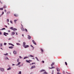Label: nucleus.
<instances>
[{
    "instance_id": "nucleus-23",
    "label": "nucleus",
    "mask_w": 74,
    "mask_h": 74,
    "mask_svg": "<svg viewBox=\"0 0 74 74\" xmlns=\"http://www.w3.org/2000/svg\"><path fill=\"white\" fill-rule=\"evenodd\" d=\"M24 30L25 31V32H27V30L26 29H25Z\"/></svg>"
},
{
    "instance_id": "nucleus-13",
    "label": "nucleus",
    "mask_w": 74,
    "mask_h": 74,
    "mask_svg": "<svg viewBox=\"0 0 74 74\" xmlns=\"http://www.w3.org/2000/svg\"><path fill=\"white\" fill-rule=\"evenodd\" d=\"M13 53H14V54H16V51H13Z\"/></svg>"
},
{
    "instance_id": "nucleus-56",
    "label": "nucleus",
    "mask_w": 74,
    "mask_h": 74,
    "mask_svg": "<svg viewBox=\"0 0 74 74\" xmlns=\"http://www.w3.org/2000/svg\"><path fill=\"white\" fill-rule=\"evenodd\" d=\"M6 59H8V58L7 57V58H6Z\"/></svg>"
},
{
    "instance_id": "nucleus-59",
    "label": "nucleus",
    "mask_w": 74,
    "mask_h": 74,
    "mask_svg": "<svg viewBox=\"0 0 74 74\" xmlns=\"http://www.w3.org/2000/svg\"><path fill=\"white\" fill-rule=\"evenodd\" d=\"M18 42H20V40H18Z\"/></svg>"
},
{
    "instance_id": "nucleus-62",
    "label": "nucleus",
    "mask_w": 74,
    "mask_h": 74,
    "mask_svg": "<svg viewBox=\"0 0 74 74\" xmlns=\"http://www.w3.org/2000/svg\"><path fill=\"white\" fill-rule=\"evenodd\" d=\"M33 59H34V58H33Z\"/></svg>"
},
{
    "instance_id": "nucleus-52",
    "label": "nucleus",
    "mask_w": 74,
    "mask_h": 74,
    "mask_svg": "<svg viewBox=\"0 0 74 74\" xmlns=\"http://www.w3.org/2000/svg\"><path fill=\"white\" fill-rule=\"evenodd\" d=\"M22 36H23V37H24V35H23V34L22 35Z\"/></svg>"
},
{
    "instance_id": "nucleus-29",
    "label": "nucleus",
    "mask_w": 74,
    "mask_h": 74,
    "mask_svg": "<svg viewBox=\"0 0 74 74\" xmlns=\"http://www.w3.org/2000/svg\"><path fill=\"white\" fill-rule=\"evenodd\" d=\"M10 29H12V30H13V29H14V28H13L12 27H11L10 28Z\"/></svg>"
},
{
    "instance_id": "nucleus-34",
    "label": "nucleus",
    "mask_w": 74,
    "mask_h": 74,
    "mask_svg": "<svg viewBox=\"0 0 74 74\" xmlns=\"http://www.w3.org/2000/svg\"><path fill=\"white\" fill-rule=\"evenodd\" d=\"M17 45H20V44L19 43H16Z\"/></svg>"
},
{
    "instance_id": "nucleus-9",
    "label": "nucleus",
    "mask_w": 74,
    "mask_h": 74,
    "mask_svg": "<svg viewBox=\"0 0 74 74\" xmlns=\"http://www.w3.org/2000/svg\"><path fill=\"white\" fill-rule=\"evenodd\" d=\"M29 46L28 45H26L24 47L25 48H28Z\"/></svg>"
},
{
    "instance_id": "nucleus-24",
    "label": "nucleus",
    "mask_w": 74,
    "mask_h": 74,
    "mask_svg": "<svg viewBox=\"0 0 74 74\" xmlns=\"http://www.w3.org/2000/svg\"><path fill=\"white\" fill-rule=\"evenodd\" d=\"M11 68H9L7 69V70H11Z\"/></svg>"
},
{
    "instance_id": "nucleus-64",
    "label": "nucleus",
    "mask_w": 74,
    "mask_h": 74,
    "mask_svg": "<svg viewBox=\"0 0 74 74\" xmlns=\"http://www.w3.org/2000/svg\"><path fill=\"white\" fill-rule=\"evenodd\" d=\"M69 74H71L70 73H69Z\"/></svg>"
},
{
    "instance_id": "nucleus-25",
    "label": "nucleus",
    "mask_w": 74,
    "mask_h": 74,
    "mask_svg": "<svg viewBox=\"0 0 74 74\" xmlns=\"http://www.w3.org/2000/svg\"><path fill=\"white\" fill-rule=\"evenodd\" d=\"M21 62H19L18 63V64L17 65V66H18V65H19V64H21Z\"/></svg>"
},
{
    "instance_id": "nucleus-63",
    "label": "nucleus",
    "mask_w": 74,
    "mask_h": 74,
    "mask_svg": "<svg viewBox=\"0 0 74 74\" xmlns=\"http://www.w3.org/2000/svg\"><path fill=\"white\" fill-rule=\"evenodd\" d=\"M8 25H9V23H8Z\"/></svg>"
},
{
    "instance_id": "nucleus-28",
    "label": "nucleus",
    "mask_w": 74,
    "mask_h": 74,
    "mask_svg": "<svg viewBox=\"0 0 74 74\" xmlns=\"http://www.w3.org/2000/svg\"><path fill=\"white\" fill-rule=\"evenodd\" d=\"M3 14H4V12H3L2 14L0 15V16H1V15H3Z\"/></svg>"
},
{
    "instance_id": "nucleus-61",
    "label": "nucleus",
    "mask_w": 74,
    "mask_h": 74,
    "mask_svg": "<svg viewBox=\"0 0 74 74\" xmlns=\"http://www.w3.org/2000/svg\"><path fill=\"white\" fill-rule=\"evenodd\" d=\"M66 73H67V74H69V73H67V72H66Z\"/></svg>"
},
{
    "instance_id": "nucleus-51",
    "label": "nucleus",
    "mask_w": 74,
    "mask_h": 74,
    "mask_svg": "<svg viewBox=\"0 0 74 74\" xmlns=\"http://www.w3.org/2000/svg\"><path fill=\"white\" fill-rule=\"evenodd\" d=\"M5 27H7V26L6 25H5Z\"/></svg>"
},
{
    "instance_id": "nucleus-49",
    "label": "nucleus",
    "mask_w": 74,
    "mask_h": 74,
    "mask_svg": "<svg viewBox=\"0 0 74 74\" xmlns=\"http://www.w3.org/2000/svg\"><path fill=\"white\" fill-rule=\"evenodd\" d=\"M42 62L43 63H44V61H43Z\"/></svg>"
},
{
    "instance_id": "nucleus-20",
    "label": "nucleus",
    "mask_w": 74,
    "mask_h": 74,
    "mask_svg": "<svg viewBox=\"0 0 74 74\" xmlns=\"http://www.w3.org/2000/svg\"><path fill=\"white\" fill-rule=\"evenodd\" d=\"M27 58H28V57H25L24 58V59H27Z\"/></svg>"
},
{
    "instance_id": "nucleus-48",
    "label": "nucleus",
    "mask_w": 74,
    "mask_h": 74,
    "mask_svg": "<svg viewBox=\"0 0 74 74\" xmlns=\"http://www.w3.org/2000/svg\"><path fill=\"white\" fill-rule=\"evenodd\" d=\"M0 34H1V35L2 34V33H1V32H0Z\"/></svg>"
},
{
    "instance_id": "nucleus-26",
    "label": "nucleus",
    "mask_w": 74,
    "mask_h": 74,
    "mask_svg": "<svg viewBox=\"0 0 74 74\" xmlns=\"http://www.w3.org/2000/svg\"><path fill=\"white\" fill-rule=\"evenodd\" d=\"M50 69H55V67L54 66H52V68H50Z\"/></svg>"
},
{
    "instance_id": "nucleus-32",
    "label": "nucleus",
    "mask_w": 74,
    "mask_h": 74,
    "mask_svg": "<svg viewBox=\"0 0 74 74\" xmlns=\"http://www.w3.org/2000/svg\"><path fill=\"white\" fill-rule=\"evenodd\" d=\"M3 7L4 8H7V7H6V6H3Z\"/></svg>"
},
{
    "instance_id": "nucleus-11",
    "label": "nucleus",
    "mask_w": 74,
    "mask_h": 74,
    "mask_svg": "<svg viewBox=\"0 0 74 74\" xmlns=\"http://www.w3.org/2000/svg\"><path fill=\"white\" fill-rule=\"evenodd\" d=\"M54 64H55V62L52 63L51 64V66H53Z\"/></svg>"
},
{
    "instance_id": "nucleus-17",
    "label": "nucleus",
    "mask_w": 74,
    "mask_h": 74,
    "mask_svg": "<svg viewBox=\"0 0 74 74\" xmlns=\"http://www.w3.org/2000/svg\"><path fill=\"white\" fill-rule=\"evenodd\" d=\"M14 16H18V14H14Z\"/></svg>"
},
{
    "instance_id": "nucleus-42",
    "label": "nucleus",
    "mask_w": 74,
    "mask_h": 74,
    "mask_svg": "<svg viewBox=\"0 0 74 74\" xmlns=\"http://www.w3.org/2000/svg\"><path fill=\"white\" fill-rule=\"evenodd\" d=\"M57 74H61V73H60L59 72H58L57 73Z\"/></svg>"
},
{
    "instance_id": "nucleus-18",
    "label": "nucleus",
    "mask_w": 74,
    "mask_h": 74,
    "mask_svg": "<svg viewBox=\"0 0 74 74\" xmlns=\"http://www.w3.org/2000/svg\"><path fill=\"white\" fill-rule=\"evenodd\" d=\"M17 21V20H14V22L15 23H16V21Z\"/></svg>"
},
{
    "instance_id": "nucleus-40",
    "label": "nucleus",
    "mask_w": 74,
    "mask_h": 74,
    "mask_svg": "<svg viewBox=\"0 0 74 74\" xmlns=\"http://www.w3.org/2000/svg\"><path fill=\"white\" fill-rule=\"evenodd\" d=\"M65 64H66V65H67V62H65Z\"/></svg>"
},
{
    "instance_id": "nucleus-8",
    "label": "nucleus",
    "mask_w": 74,
    "mask_h": 74,
    "mask_svg": "<svg viewBox=\"0 0 74 74\" xmlns=\"http://www.w3.org/2000/svg\"><path fill=\"white\" fill-rule=\"evenodd\" d=\"M23 47H24L26 45V42H23Z\"/></svg>"
},
{
    "instance_id": "nucleus-30",
    "label": "nucleus",
    "mask_w": 74,
    "mask_h": 74,
    "mask_svg": "<svg viewBox=\"0 0 74 74\" xmlns=\"http://www.w3.org/2000/svg\"><path fill=\"white\" fill-rule=\"evenodd\" d=\"M40 50L41 52H43V50L42 49H40Z\"/></svg>"
},
{
    "instance_id": "nucleus-1",
    "label": "nucleus",
    "mask_w": 74,
    "mask_h": 74,
    "mask_svg": "<svg viewBox=\"0 0 74 74\" xmlns=\"http://www.w3.org/2000/svg\"><path fill=\"white\" fill-rule=\"evenodd\" d=\"M3 34L4 35V36H7V35H6V34H7V35H8V33H6V32H4Z\"/></svg>"
},
{
    "instance_id": "nucleus-43",
    "label": "nucleus",
    "mask_w": 74,
    "mask_h": 74,
    "mask_svg": "<svg viewBox=\"0 0 74 74\" xmlns=\"http://www.w3.org/2000/svg\"><path fill=\"white\" fill-rule=\"evenodd\" d=\"M10 23H12V21H10Z\"/></svg>"
},
{
    "instance_id": "nucleus-55",
    "label": "nucleus",
    "mask_w": 74,
    "mask_h": 74,
    "mask_svg": "<svg viewBox=\"0 0 74 74\" xmlns=\"http://www.w3.org/2000/svg\"><path fill=\"white\" fill-rule=\"evenodd\" d=\"M8 40H11V38H9L8 39Z\"/></svg>"
},
{
    "instance_id": "nucleus-14",
    "label": "nucleus",
    "mask_w": 74,
    "mask_h": 74,
    "mask_svg": "<svg viewBox=\"0 0 74 74\" xmlns=\"http://www.w3.org/2000/svg\"><path fill=\"white\" fill-rule=\"evenodd\" d=\"M9 48L11 49H12L13 48V47L11 46L9 47Z\"/></svg>"
},
{
    "instance_id": "nucleus-21",
    "label": "nucleus",
    "mask_w": 74,
    "mask_h": 74,
    "mask_svg": "<svg viewBox=\"0 0 74 74\" xmlns=\"http://www.w3.org/2000/svg\"><path fill=\"white\" fill-rule=\"evenodd\" d=\"M9 45H12V46H14V45L12 44H11V43H9Z\"/></svg>"
},
{
    "instance_id": "nucleus-57",
    "label": "nucleus",
    "mask_w": 74,
    "mask_h": 74,
    "mask_svg": "<svg viewBox=\"0 0 74 74\" xmlns=\"http://www.w3.org/2000/svg\"><path fill=\"white\" fill-rule=\"evenodd\" d=\"M8 32H10V30H8Z\"/></svg>"
},
{
    "instance_id": "nucleus-27",
    "label": "nucleus",
    "mask_w": 74,
    "mask_h": 74,
    "mask_svg": "<svg viewBox=\"0 0 74 74\" xmlns=\"http://www.w3.org/2000/svg\"><path fill=\"white\" fill-rule=\"evenodd\" d=\"M35 58H36V60H37L38 61H39V60L38 59V58H37V57H35Z\"/></svg>"
},
{
    "instance_id": "nucleus-47",
    "label": "nucleus",
    "mask_w": 74,
    "mask_h": 74,
    "mask_svg": "<svg viewBox=\"0 0 74 74\" xmlns=\"http://www.w3.org/2000/svg\"><path fill=\"white\" fill-rule=\"evenodd\" d=\"M19 58H20V59H21V58H22V57L21 56H19Z\"/></svg>"
},
{
    "instance_id": "nucleus-15",
    "label": "nucleus",
    "mask_w": 74,
    "mask_h": 74,
    "mask_svg": "<svg viewBox=\"0 0 74 74\" xmlns=\"http://www.w3.org/2000/svg\"><path fill=\"white\" fill-rule=\"evenodd\" d=\"M45 72H44V73H43V74H48V73H47V72H46V71H45Z\"/></svg>"
},
{
    "instance_id": "nucleus-5",
    "label": "nucleus",
    "mask_w": 74,
    "mask_h": 74,
    "mask_svg": "<svg viewBox=\"0 0 74 74\" xmlns=\"http://www.w3.org/2000/svg\"><path fill=\"white\" fill-rule=\"evenodd\" d=\"M32 42H33V44H35V45H36V42H35L34 41V40H32Z\"/></svg>"
},
{
    "instance_id": "nucleus-39",
    "label": "nucleus",
    "mask_w": 74,
    "mask_h": 74,
    "mask_svg": "<svg viewBox=\"0 0 74 74\" xmlns=\"http://www.w3.org/2000/svg\"><path fill=\"white\" fill-rule=\"evenodd\" d=\"M1 30H5V28H3Z\"/></svg>"
},
{
    "instance_id": "nucleus-2",
    "label": "nucleus",
    "mask_w": 74,
    "mask_h": 74,
    "mask_svg": "<svg viewBox=\"0 0 74 74\" xmlns=\"http://www.w3.org/2000/svg\"><path fill=\"white\" fill-rule=\"evenodd\" d=\"M36 68V66L35 65H33L32 66L31 68V69H34V68Z\"/></svg>"
},
{
    "instance_id": "nucleus-60",
    "label": "nucleus",
    "mask_w": 74,
    "mask_h": 74,
    "mask_svg": "<svg viewBox=\"0 0 74 74\" xmlns=\"http://www.w3.org/2000/svg\"><path fill=\"white\" fill-rule=\"evenodd\" d=\"M30 65L31 66H32V64H30Z\"/></svg>"
},
{
    "instance_id": "nucleus-10",
    "label": "nucleus",
    "mask_w": 74,
    "mask_h": 74,
    "mask_svg": "<svg viewBox=\"0 0 74 74\" xmlns=\"http://www.w3.org/2000/svg\"><path fill=\"white\" fill-rule=\"evenodd\" d=\"M21 29L22 31H23H23H25V29L23 28V27H21Z\"/></svg>"
},
{
    "instance_id": "nucleus-22",
    "label": "nucleus",
    "mask_w": 74,
    "mask_h": 74,
    "mask_svg": "<svg viewBox=\"0 0 74 74\" xmlns=\"http://www.w3.org/2000/svg\"><path fill=\"white\" fill-rule=\"evenodd\" d=\"M9 45H12V46H14V45L12 44H11V43H9Z\"/></svg>"
},
{
    "instance_id": "nucleus-4",
    "label": "nucleus",
    "mask_w": 74,
    "mask_h": 74,
    "mask_svg": "<svg viewBox=\"0 0 74 74\" xmlns=\"http://www.w3.org/2000/svg\"><path fill=\"white\" fill-rule=\"evenodd\" d=\"M0 70L1 71H4V69L1 68H0Z\"/></svg>"
},
{
    "instance_id": "nucleus-33",
    "label": "nucleus",
    "mask_w": 74,
    "mask_h": 74,
    "mask_svg": "<svg viewBox=\"0 0 74 74\" xmlns=\"http://www.w3.org/2000/svg\"><path fill=\"white\" fill-rule=\"evenodd\" d=\"M26 62H27L28 63H30L29 62L30 61H29L26 60Z\"/></svg>"
},
{
    "instance_id": "nucleus-16",
    "label": "nucleus",
    "mask_w": 74,
    "mask_h": 74,
    "mask_svg": "<svg viewBox=\"0 0 74 74\" xmlns=\"http://www.w3.org/2000/svg\"><path fill=\"white\" fill-rule=\"evenodd\" d=\"M12 35H14V34H15V32H12Z\"/></svg>"
},
{
    "instance_id": "nucleus-46",
    "label": "nucleus",
    "mask_w": 74,
    "mask_h": 74,
    "mask_svg": "<svg viewBox=\"0 0 74 74\" xmlns=\"http://www.w3.org/2000/svg\"><path fill=\"white\" fill-rule=\"evenodd\" d=\"M31 47H32L33 49H34V47H33V46L32 45H31Z\"/></svg>"
},
{
    "instance_id": "nucleus-37",
    "label": "nucleus",
    "mask_w": 74,
    "mask_h": 74,
    "mask_svg": "<svg viewBox=\"0 0 74 74\" xmlns=\"http://www.w3.org/2000/svg\"><path fill=\"white\" fill-rule=\"evenodd\" d=\"M4 45H7V43H4Z\"/></svg>"
},
{
    "instance_id": "nucleus-19",
    "label": "nucleus",
    "mask_w": 74,
    "mask_h": 74,
    "mask_svg": "<svg viewBox=\"0 0 74 74\" xmlns=\"http://www.w3.org/2000/svg\"><path fill=\"white\" fill-rule=\"evenodd\" d=\"M13 30H14V31H15V30H17V29L16 28H13Z\"/></svg>"
},
{
    "instance_id": "nucleus-54",
    "label": "nucleus",
    "mask_w": 74,
    "mask_h": 74,
    "mask_svg": "<svg viewBox=\"0 0 74 74\" xmlns=\"http://www.w3.org/2000/svg\"><path fill=\"white\" fill-rule=\"evenodd\" d=\"M0 3H1V4H3V3L2 2H1H1H0Z\"/></svg>"
},
{
    "instance_id": "nucleus-3",
    "label": "nucleus",
    "mask_w": 74,
    "mask_h": 74,
    "mask_svg": "<svg viewBox=\"0 0 74 74\" xmlns=\"http://www.w3.org/2000/svg\"><path fill=\"white\" fill-rule=\"evenodd\" d=\"M28 39H29V40H30V38H32V37L31 36H30V35H28Z\"/></svg>"
},
{
    "instance_id": "nucleus-6",
    "label": "nucleus",
    "mask_w": 74,
    "mask_h": 74,
    "mask_svg": "<svg viewBox=\"0 0 74 74\" xmlns=\"http://www.w3.org/2000/svg\"><path fill=\"white\" fill-rule=\"evenodd\" d=\"M43 71L45 72V71L44 69H42L40 71V72L41 73V72H43Z\"/></svg>"
},
{
    "instance_id": "nucleus-35",
    "label": "nucleus",
    "mask_w": 74,
    "mask_h": 74,
    "mask_svg": "<svg viewBox=\"0 0 74 74\" xmlns=\"http://www.w3.org/2000/svg\"><path fill=\"white\" fill-rule=\"evenodd\" d=\"M36 64V63H35V62L34 63H32V64Z\"/></svg>"
},
{
    "instance_id": "nucleus-36",
    "label": "nucleus",
    "mask_w": 74,
    "mask_h": 74,
    "mask_svg": "<svg viewBox=\"0 0 74 74\" xmlns=\"http://www.w3.org/2000/svg\"><path fill=\"white\" fill-rule=\"evenodd\" d=\"M19 59H17V62H19Z\"/></svg>"
},
{
    "instance_id": "nucleus-38",
    "label": "nucleus",
    "mask_w": 74,
    "mask_h": 74,
    "mask_svg": "<svg viewBox=\"0 0 74 74\" xmlns=\"http://www.w3.org/2000/svg\"><path fill=\"white\" fill-rule=\"evenodd\" d=\"M21 71H20V72H19V73L18 74H21Z\"/></svg>"
},
{
    "instance_id": "nucleus-12",
    "label": "nucleus",
    "mask_w": 74,
    "mask_h": 74,
    "mask_svg": "<svg viewBox=\"0 0 74 74\" xmlns=\"http://www.w3.org/2000/svg\"><path fill=\"white\" fill-rule=\"evenodd\" d=\"M29 57H34V56H32L31 55H29Z\"/></svg>"
},
{
    "instance_id": "nucleus-50",
    "label": "nucleus",
    "mask_w": 74,
    "mask_h": 74,
    "mask_svg": "<svg viewBox=\"0 0 74 74\" xmlns=\"http://www.w3.org/2000/svg\"><path fill=\"white\" fill-rule=\"evenodd\" d=\"M21 25L22 26V27H23V25H22V24H21Z\"/></svg>"
},
{
    "instance_id": "nucleus-58",
    "label": "nucleus",
    "mask_w": 74,
    "mask_h": 74,
    "mask_svg": "<svg viewBox=\"0 0 74 74\" xmlns=\"http://www.w3.org/2000/svg\"><path fill=\"white\" fill-rule=\"evenodd\" d=\"M16 35H18V34H17V33H16Z\"/></svg>"
},
{
    "instance_id": "nucleus-53",
    "label": "nucleus",
    "mask_w": 74,
    "mask_h": 74,
    "mask_svg": "<svg viewBox=\"0 0 74 74\" xmlns=\"http://www.w3.org/2000/svg\"><path fill=\"white\" fill-rule=\"evenodd\" d=\"M15 65L14 64H12V66H14Z\"/></svg>"
},
{
    "instance_id": "nucleus-31",
    "label": "nucleus",
    "mask_w": 74,
    "mask_h": 74,
    "mask_svg": "<svg viewBox=\"0 0 74 74\" xmlns=\"http://www.w3.org/2000/svg\"><path fill=\"white\" fill-rule=\"evenodd\" d=\"M3 10V8H0V10Z\"/></svg>"
},
{
    "instance_id": "nucleus-45",
    "label": "nucleus",
    "mask_w": 74,
    "mask_h": 74,
    "mask_svg": "<svg viewBox=\"0 0 74 74\" xmlns=\"http://www.w3.org/2000/svg\"><path fill=\"white\" fill-rule=\"evenodd\" d=\"M4 11L5 12H7V10H5Z\"/></svg>"
},
{
    "instance_id": "nucleus-44",
    "label": "nucleus",
    "mask_w": 74,
    "mask_h": 74,
    "mask_svg": "<svg viewBox=\"0 0 74 74\" xmlns=\"http://www.w3.org/2000/svg\"><path fill=\"white\" fill-rule=\"evenodd\" d=\"M4 55H8V53H6V54H4Z\"/></svg>"
},
{
    "instance_id": "nucleus-7",
    "label": "nucleus",
    "mask_w": 74,
    "mask_h": 74,
    "mask_svg": "<svg viewBox=\"0 0 74 74\" xmlns=\"http://www.w3.org/2000/svg\"><path fill=\"white\" fill-rule=\"evenodd\" d=\"M56 69L57 70V71H58V72H59L60 71V70H59V68H57Z\"/></svg>"
},
{
    "instance_id": "nucleus-41",
    "label": "nucleus",
    "mask_w": 74,
    "mask_h": 74,
    "mask_svg": "<svg viewBox=\"0 0 74 74\" xmlns=\"http://www.w3.org/2000/svg\"><path fill=\"white\" fill-rule=\"evenodd\" d=\"M7 22H9V19H7Z\"/></svg>"
}]
</instances>
